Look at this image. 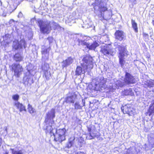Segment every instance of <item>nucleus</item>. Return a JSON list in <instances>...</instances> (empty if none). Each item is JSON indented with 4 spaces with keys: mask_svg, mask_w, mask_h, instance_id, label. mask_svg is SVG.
<instances>
[{
    "mask_svg": "<svg viewBox=\"0 0 154 154\" xmlns=\"http://www.w3.org/2000/svg\"><path fill=\"white\" fill-rule=\"evenodd\" d=\"M45 130L46 135L53 138L55 141L61 142L66 140V130L64 128L57 130L54 127L53 128L52 125H49L46 127Z\"/></svg>",
    "mask_w": 154,
    "mask_h": 154,
    "instance_id": "nucleus-1",
    "label": "nucleus"
},
{
    "mask_svg": "<svg viewBox=\"0 0 154 154\" xmlns=\"http://www.w3.org/2000/svg\"><path fill=\"white\" fill-rule=\"evenodd\" d=\"M106 0H95V2L92 4V5L95 11H98L101 13L107 10L106 6Z\"/></svg>",
    "mask_w": 154,
    "mask_h": 154,
    "instance_id": "nucleus-2",
    "label": "nucleus"
},
{
    "mask_svg": "<svg viewBox=\"0 0 154 154\" xmlns=\"http://www.w3.org/2000/svg\"><path fill=\"white\" fill-rule=\"evenodd\" d=\"M93 59L92 57L88 55L85 56L82 60L83 63L81 64L84 73H85L87 70L89 68L90 69L92 68L91 67V66H92Z\"/></svg>",
    "mask_w": 154,
    "mask_h": 154,
    "instance_id": "nucleus-3",
    "label": "nucleus"
},
{
    "mask_svg": "<svg viewBox=\"0 0 154 154\" xmlns=\"http://www.w3.org/2000/svg\"><path fill=\"white\" fill-rule=\"evenodd\" d=\"M38 26L40 27L41 32L44 33H49L51 30L49 21H43L38 19L37 20Z\"/></svg>",
    "mask_w": 154,
    "mask_h": 154,
    "instance_id": "nucleus-4",
    "label": "nucleus"
},
{
    "mask_svg": "<svg viewBox=\"0 0 154 154\" xmlns=\"http://www.w3.org/2000/svg\"><path fill=\"white\" fill-rule=\"evenodd\" d=\"M123 81L124 83L121 82L118 83V85L119 86L122 87L125 84L130 85L134 84L136 83V80L134 77L127 72H125Z\"/></svg>",
    "mask_w": 154,
    "mask_h": 154,
    "instance_id": "nucleus-5",
    "label": "nucleus"
},
{
    "mask_svg": "<svg viewBox=\"0 0 154 154\" xmlns=\"http://www.w3.org/2000/svg\"><path fill=\"white\" fill-rule=\"evenodd\" d=\"M117 48L119 52L118 55L119 63L122 66L125 63L124 57L125 56V53L127 52L126 46L118 45Z\"/></svg>",
    "mask_w": 154,
    "mask_h": 154,
    "instance_id": "nucleus-6",
    "label": "nucleus"
},
{
    "mask_svg": "<svg viewBox=\"0 0 154 154\" xmlns=\"http://www.w3.org/2000/svg\"><path fill=\"white\" fill-rule=\"evenodd\" d=\"M100 51L104 55H110L113 56L114 54L113 49L110 44H106L105 45L101 46Z\"/></svg>",
    "mask_w": 154,
    "mask_h": 154,
    "instance_id": "nucleus-7",
    "label": "nucleus"
},
{
    "mask_svg": "<svg viewBox=\"0 0 154 154\" xmlns=\"http://www.w3.org/2000/svg\"><path fill=\"white\" fill-rule=\"evenodd\" d=\"M11 70L14 72V75L18 78L23 71V68L22 65L19 63H14L11 66Z\"/></svg>",
    "mask_w": 154,
    "mask_h": 154,
    "instance_id": "nucleus-8",
    "label": "nucleus"
},
{
    "mask_svg": "<svg viewBox=\"0 0 154 154\" xmlns=\"http://www.w3.org/2000/svg\"><path fill=\"white\" fill-rule=\"evenodd\" d=\"M55 109L54 108L51 109L50 111L48 112L46 114L45 120V123L50 125H53L54 124V121L53 119L55 117Z\"/></svg>",
    "mask_w": 154,
    "mask_h": 154,
    "instance_id": "nucleus-9",
    "label": "nucleus"
},
{
    "mask_svg": "<svg viewBox=\"0 0 154 154\" xmlns=\"http://www.w3.org/2000/svg\"><path fill=\"white\" fill-rule=\"evenodd\" d=\"M41 68L43 72V77L45 78L47 80L50 79L51 74L50 71H49L50 69L49 64L45 63L42 65Z\"/></svg>",
    "mask_w": 154,
    "mask_h": 154,
    "instance_id": "nucleus-10",
    "label": "nucleus"
},
{
    "mask_svg": "<svg viewBox=\"0 0 154 154\" xmlns=\"http://www.w3.org/2000/svg\"><path fill=\"white\" fill-rule=\"evenodd\" d=\"M121 109L124 114H128L129 116H133L135 112V109L129 104L125 105L122 106Z\"/></svg>",
    "mask_w": 154,
    "mask_h": 154,
    "instance_id": "nucleus-11",
    "label": "nucleus"
},
{
    "mask_svg": "<svg viewBox=\"0 0 154 154\" xmlns=\"http://www.w3.org/2000/svg\"><path fill=\"white\" fill-rule=\"evenodd\" d=\"M23 46L24 48L26 47V44L24 39H21L20 43L18 42V41L16 39L13 42V48L15 50L22 48Z\"/></svg>",
    "mask_w": 154,
    "mask_h": 154,
    "instance_id": "nucleus-12",
    "label": "nucleus"
},
{
    "mask_svg": "<svg viewBox=\"0 0 154 154\" xmlns=\"http://www.w3.org/2000/svg\"><path fill=\"white\" fill-rule=\"evenodd\" d=\"M146 115L149 116L154 115V100H152L149 106L147 112L146 113Z\"/></svg>",
    "mask_w": 154,
    "mask_h": 154,
    "instance_id": "nucleus-13",
    "label": "nucleus"
},
{
    "mask_svg": "<svg viewBox=\"0 0 154 154\" xmlns=\"http://www.w3.org/2000/svg\"><path fill=\"white\" fill-rule=\"evenodd\" d=\"M75 13H72L69 16H67L66 17L67 19H66V23H68L70 26H71L69 23H74L75 22Z\"/></svg>",
    "mask_w": 154,
    "mask_h": 154,
    "instance_id": "nucleus-14",
    "label": "nucleus"
},
{
    "mask_svg": "<svg viewBox=\"0 0 154 154\" xmlns=\"http://www.w3.org/2000/svg\"><path fill=\"white\" fill-rule=\"evenodd\" d=\"M73 62V59L71 57H68L66 59L63 60L62 62L63 68L66 67L71 64Z\"/></svg>",
    "mask_w": 154,
    "mask_h": 154,
    "instance_id": "nucleus-15",
    "label": "nucleus"
},
{
    "mask_svg": "<svg viewBox=\"0 0 154 154\" xmlns=\"http://www.w3.org/2000/svg\"><path fill=\"white\" fill-rule=\"evenodd\" d=\"M14 104V105L16 106L17 109L19 110L20 112L26 111V107L22 103H20L19 102H17L15 103Z\"/></svg>",
    "mask_w": 154,
    "mask_h": 154,
    "instance_id": "nucleus-16",
    "label": "nucleus"
},
{
    "mask_svg": "<svg viewBox=\"0 0 154 154\" xmlns=\"http://www.w3.org/2000/svg\"><path fill=\"white\" fill-rule=\"evenodd\" d=\"M50 25L51 27V28L53 29H60L61 30H63V28L60 27L59 25L57 23L54 22L53 21H49Z\"/></svg>",
    "mask_w": 154,
    "mask_h": 154,
    "instance_id": "nucleus-17",
    "label": "nucleus"
},
{
    "mask_svg": "<svg viewBox=\"0 0 154 154\" xmlns=\"http://www.w3.org/2000/svg\"><path fill=\"white\" fill-rule=\"evenodd\" d=\"M13 59L16 62H20L23 60L22 55L19 53H16L13 56Z\"/></svg>",
    "mask_w": 154,
    "mask_h": 154,
    "instance_id": "nucleus-18",
    "label": "nucleus"
},
{
    "mask_svg": "<svg viewBox=\"0 0 154 154\" xmlns=\"http://www.w3.org/2000/svg\"><path fill=\"white\" fill-rule=\"evenodd\" d=\"M75 75H81L82 73L85 74L82 67L80 66H77L75 70Z\"/></svg>",
    "mask_w": 154,
    "mask_h": 154,
    "instance_id": "nucleus-19",
    "label": "nucleus"
},
{
    "mask_svg": "<svg viewBox=\"0 0 154 154\" xmlns=\"http://www.w3.org/2000/svg\"><path fill=\"white\" fill-rule=\"evenodd\" d=\"M115 35L116 37V38H123L124 36V32L119 30L116 31L115 33Z\"/></svg>",
    "mask_w": 154,
    "mask_h": 154,
    "instance_id": "nucleus-20",
    "label": "nucleus"
},
{
    "mask_svg": "<svg viewBox=\"0 0 154 154\" xmlns=\"http://www.w3.org/2000/svg\"><path fill=\"white\" fill-rule=\"evenodd\" d=\"M132 91L130 89H126L124 90L122 92V95L124 96L131 95Z\"/></svg>",
    "mask_w": 154,
    "mask_h": 154,
    "instance_id": "nucleus-21",
    "label": "nucleus"
},
{
    "mask_svg": "<svg viewBox=\"0 0 154 154\" xmlns=\"http://www.w3.org/2000/svg\"><path fill=\"white\" fill-rule=\"evenodd\" d=\"M131 24L132 27L134 29V31L137 32H138V28L137 26V24L136 23L134 20H131Z\"/></svg>",
    "mask_w": 154,
    "mask_h": 154,
    "instance_id": "nucleus-22",
    "label": "nucleus"
},
{
    "mask_svg": "<svg viewBox=\"0 0 154 154\" xmlns=\"http://www.w3.org/2000/svg\"><path fill=\"white\" fill-rule=\"evenodd\" d=\"M99 45L98 43L96 42H94L88 47L89 49L90 50H95L96 48Z\"/></svg>",
    "mask_w": 154,
    "mask_h": 154,
    "instance_id": "nucleus-23",
    "label": "nucleus"
},
{
    "mask_svg": "<svg viewBox=\"0 0 154 154\" xmlns=\"http://www.w3.org/2000/svg\"><path fill=\"white\" fill-rule=\"evenodd\" d=\"M72 98V96L67 97L66 98V102L67 103H74V101Z\"/></svg>",
    "mask_w": 154,
    "mask_h": 154,
    "instance_id": "nucleus-24",
    "label": "nucleus"
},
{
    "mask_svg": "<svg viewBox=\"0 0 154 154\" xmlns=\"http://www.w3.org/2000/svg\"><path fill=\"white\" fill-rule=\"evenodd\" d=\"M27 109H28V112L30 113H33L35 112V109L33 107H32V105H30L29 104H28V105Z\"/></svg>",
    "mask_w": 154,
    "mask_h": 154,
    "instance_id": "nucleus-25",
    "label": "nucleus"
},
{
    "mask_svg": "<svg viewBox=\"0 0 154 154\" xmlns=\"http://www.w3.org/2000/svg\"><path fill=\"white\" fill-rule=\"evenodd\" d=\"M12 154H23V153L21 150H14V149H12Z\"/></svg>",
    "mask_w": 154,
    "mask_h": 154,
    "instance_id": "nucleus-26",
    "label": "nucleus"
},
{
    "mask_svg": "<svg viewBox=\"0 0 154 154\" xmlns=\"http://www.w3.org/2000/svg\"><path fill=\"white\" fill-rule=\"evenodd\" d=\"M147 85L149 88L154 87V80H151L147 83Z\"/></svg>",
    "mask_w": 154,
    "mask_h": 154,
    "instance_id": "nucleus-27",
    "label": "nucleus"
},
{
    "mask_svg": "<svg viewBox=\"0 0 154 154\" xmlns=\"http://www.w3.org/2000/svg\"><path fill=\"white\" fill-rule=\"evenodd\" d=\"M12 99L14 101H17L19 98V96L18 94H15L12 95Z\"/></svg>",
    "mask_w": 154,
    "mask_h": 154,
    "instance_id": "nucleus-28",
    "label": "nucleus"
},
{
    "mask_svg": "<svg viewBox=\"0 0 154 154\" xmlns=\"http://www.w3.org/2000/svg\"><path fill=\"white\" fill-rule=\"evenodd\" d=\"M74 37L73 38H83L85 36L84 35H82L81 34H74Z\"/></svg>",
    "mask_w": 154,
    "mask_h": 154,
    "instance_id": "nucleus-29",
    "label": "nucleus"
},
{
    "mask_svg": "<svg viewBox=\"0 0 154 154\" xmlns=\"http://www.w3.org/2000/svg\"><path fill=\"white\" fill-rule=\"evenodd\" d=\"M73 144V140H69L67 144L66 147L68 148H70L72 146Z\"/></svg>",
    "mask_w": 154,
    "mask_h": 154,
    "instance_id": "nucleus-30",
    "label": "nucleus"
},
{
    "mask_svg": "<svg viewBox=\"0 0 154 154\" xmlns=\"http://www.w3.org/2000/svg\"><path fill=\"white\" fill-rule=\"evenodd\" d=\"M26 80L27 81V83H33V79L32 78H31L30 77H27Z\"/></svg>",
    "mask_w": 154,
    "mask_h": 154,
    "instance_id": "nucleus-31",
    "label": "nucleus"
},
{
    "mask_svg": "<svg viewBox=\"0 0 154 154\" xmlns=\"http://www.w3.org/2000/svg\"><path fill=\"white\" fill-rule=\"evenodd\" d=\"M15 22H15L14 20L12 19L10 20L9 23L10 26H14Z\"/></svg>",
    "mask_w": 154,
    "mask_h": 154,
    "instance_id": "nucleus-32",
    "label": "nucleus"
},
{
    "mask_svg": "<svg viewBox=\"0 0 154 154\" xmlns=\"http://www.w3.org/2000/svg\"><path fill=\"white\" fill-rule=\"evenodd\" d=\"M74 34L73 33H68V37L70 38H73Z\"/></svg>",
    "mask_w": 154,
    "mask_h": 154,
    "instance_id": "nucleus-33",
    "label": "nucleus"
},
{
    "mask_svg": "<svg viewBox=\"0 0 154 154\" xmlns=\"http://www.w3.org/2000/svg\"><path fill=\"white\" fill-rule=\"evenodd\" d=\"M91 26V25H89L88 24H85V26H82V27L87 29L90 27Z\"/></svg>",
    "mask_w": 154,
    "mask_h": 154,
    "instance_id": "nucleus-34",
    "label": "nucleus"
},
{
    "mask_svg": "<svg viewBox=\"0 0 154 154\" xmlns=\"http://www.w3.org/2000/svg\"><path fill=\"white\" fill-rule=\"evenodd\" d=\"M74 154H87L84 152L79 151L75 152Z\"/></svg>",
    "mask_w": 154,
    "mask_h": 154,
    "instance_id": "nucleus-35",
    "label": "nucleus"
},
{
    "mask_svg": "<svg viewBox=\"0 0 154 154\" xmlns=\"http://www.w3.org/2000/svg\"><path fill=\"white\" fill-rule=\"evenodd\" d=\"M75 109H79L80 107V105L78 103H75Z\"/></svg>",
    "mask_w": 154,
    "mask_h": 154,
    "instance_id": "nucleus-36",
    "label": "nucleus"
},
{
    "mask_svg": "<svg viewBox=\"0 0 154 154\" xmlns=\"http://www.w3.org/2000/svg\"><path fill=\"white\" fill-rule=\"evenodd\" d=\"M88 131L89 132L90 134H91V128L90 127H87Z\"/></svg>",
    "mask_w": 154,
    "mask_h": 154,
    "instance_id": "nucleus-37",
    "label": "nucleus"
},
{
    "mask_svg": "<svg viewBox=\"0 0 154 154\" xmlns=\"http://www.w3.org/2000/svg\"><path fill=\"white\" fill-rule=\"evenodd\" d=\"M47 49H45L42 51V54H45V53H47Z\"/></svg>",
    "mask_w": 154,
    "mask_h": 154,
    "instance_id": "nucleus-38",
    "label": "nucleus"
},
{
    "mask_svg": "<svg viewBox=\"0 0 154 154\" xmlns=\"http://www.w3.org/2000/svg\"><path fill=\"white\" fill-rule=\"evenodd\" d=\"M23 16V14L21 12H20L19 13V14L18 15V17H21Z\"/></svg>",
    "mask_w": 154,
    "mask_h": 154,
    "instance_id": "nucleus-39",
    "label": "nucleus"
},
{
    "mask_svg": "<svg viewBox=\"0 0 154 154\" xmlns=\"http://www.w3.org/2000/svg\"><path fill=\"white\" fill-rule=\"evenodd\" d=\"M81 44H82L83 45H86V42H82Z\"/></svg>",
    "mask_w": 154,
    "mask_h": 154,
    "instance_id": "nucleus-40",
    "label": "nucleus"
},
{
    "mask_svg": "<svg viewBox=\"0 0 154 154\" xmlns=\"http://www.w3.org/2000/svg\"><path fill=\"white\" fill-rule=\"evenodd\" d=\"M9 152L8 151H6L4 154H8Z\"/></svg>",
    "mask_w": 154,
    "mask_h": 154,
    "instance_id": "nucleus-41",
    "label": "nucleus"
},
{
    "mask_svg": "<svg viewBox=\"0 0 154 154\" xmlns=\"http://www.w3.org/2000/svg\"><path fill=\"white\" fill-rule=\"evenodd\" d=\"M152 24L154 26V20H152Z\"/></svg>",
    "mask_w": 154,
    "mask_h": 154,
    "instance_id": "nucleus-42",
    "label": "nucleus"
},
{
    "mask_svg": "<svg viewBox=\"0 0 154 154\" xmlns=\"http://www.w3.org/2000/svg\"><path fill=\"white\" fill-rule=\"evenodd\" d=\"M106 37V38H108L107 36V35H106V36H104V38H105Z\"/></svg>",
    "mask_w": 154,
    "mask_h": 154,
    "instance_id": "nucleus-43",
    "label": "nucleus"
}]
</instances>
